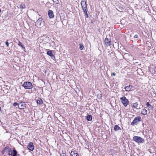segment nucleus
Segmentation results:
<instances>
[{"mask_svg": "<svg viewBox=\"0 0 156 156\" xmlns=\"http://www.w3.org/2000/svg\"><path fill=\"white\" fill-rule=\"evenodd\" d=\"M17 105V104L16 102L14 103L13 104V105L14 106H16Z\"/></svg>", "mask_w": 156, "mask_h": 156, "instance_id": "c85d7f7f", "label": "nucleus"}, {"mask_svg": "<svg viewBox=\"0 0 156 156\" xmlns=\"http://www.w3.org/2000/svg\"><path fill=\"white\" fill-rule=\"evenodd\" d=\"M27 148L29 150L31 151H33L34 149V147L32 142L29 143L28 145Z\"/></svg>", "mask_w": 156, "mask_h": 156, "instance_id": "0eeeda50", "label": "nucleus"}, {"mask_svg": "<svg viewBox=\"0 0 156 156\" xmlns=\"http://www.w3.org/2000/svg\"><path fill=\"white\" fill-rule=\"evenodd\" d=\"M11 156H17V152L15 149L13 150L12 154Z\"/></svg>", "mask_w": 156, "mask_h": 156, "instance_id": "a211bd4d", "label": "nucleus"}, {"mask_svg": "<svg viewBox=\"0 0 156 156\" xmlns=\"http://www.w3.org/2000/svg\"><path fill=\"white\" fill-rule=\"evenodd\" d=\"M20 8L21 9H25L26 8V6L23 3H21L20 5Z\"/></svg>", "mask_w": 156, "mask_h": 156, "instance_id": "f3484780", "label": "nucleus"}, {"mask_svg": "<svg viewBox=\"0 0 156 156\" xmlns=\"http://www.w3.org/2000/svg\"><path fill=\"white\" fill-rule=\"evenodd\" d=\"M37 104L40 105L42 103L43 101L41 99H39L37 100Z\"/></svg>", "mask_w": 156, "mask_h": 156, "instance_id": "aec40b11", "label": "nucleus"}, {"mask_svg": "<svg viewBox=\"0 0 156 156\" xmlns=\"http://www.w3.org/2000/svg\"><path fill=\"white\" fill-rule=\"evenodd\" d=\"M48 14L49 17L51 18H53L54 16L53 12L51 10H49L48 12Z\"/></svg>", "mask_w": 156, "mask_h": 156, "instance_id": "9d476101", "label": "nucleus"}, {"mask_svg": "<svg viewBox=\"0 0 156 156\" xmlns=\"http://www.w3.org/2000/svg\"><path fill=\"white\" fill-rule=\"evenodd\" d=\"M84 12L85 13V15H86V16H85L86 17V18H88V14L87 13V11H84Z\"/></svg>", "mask_w": 156, "mask_h": 156, "instance_id": "393cba45", "label": "nucleus"}, {"mask_svg": "<svg viewBox=\"0 0 156 156\" xmlns=\"http://www.w3.org/2000/svg\"><path fill=\"white\" fill-rule=\"evenodd\" d=\"M55 4H57L59 3V0H52Z\"/></svg>", "mask_w": 156, "mask_h": 156, "instance_id": "412c9836", "label": "nucleus"}, {"mask_svg": "<svg viewBox=\"0 0 156 156\" xmlns=\"http://www.w3.org/2000/svg\"><path fill=\"white\" fill-rule=\"evenodd\" d=\"M114 129L115 131H117L121 129L118 125H115L114 127Z\"/></svg>", "mask_w": 156, "mask_h": 156, "instance_id": "dca6fc26", "label": "nucleus"}, {"mask_svg": "<svg viewBox=\"0 0 156 156\" xmlns=\"http://www.w3.org/2000/svg\"><path fill=\"white\" fill-rule=\"evenodd\" d=\"M134 38H137L138 37V36L137 35H135L134 37Z\"/></svg>", "mask_w": 156, "mask_h": 156, "instance_id": "bb28decb", "label": "nucleus"}, {"mask_svg": "<svg viewBox=\"0 0 156 156\" xmlns=\"http://www.w3.org/2000/svg\"><path fill=\"white\" fill-rule=\"evenodd\" d=\"M1 107H0V111H1Z\"/></svg>", "mask_w": 156, "mask_h": 156, "instance_id": "2f4dec72", "label": "nucleus"}, {"mask_svg": "<svg viewBox=\"0 0 156 156\" xmlns=\"http://www.w3.org/2000/svg\"><path fill=\"white\" fill-rule=\"evenodd\" d=\"M112 75L114 76H115V73H112Z\"/></svg>", "mask_w": 156, "mask_h": 156, "instance_id": "c756f323", "label": "nucleus"}, {"mask_svg": "<svg viewBox=\"0 0 156 156\" xmlns=\"http://www.w3.org/2000/svg\"><path fill=\"white\" fill-rule=\"evenodd\" d=\"M80 49L81 50H82V49H83V45L81 44H80Z\"/></svg>", "mask_w": 156, "mask_h": 156, "instance_id": "b1692460", "label": "nucleus"}, {"mask_svg": "<svg viewBox=\"0 0 156 156\" xmlns=\"http://www.w3.org/2000/svg\"><path fill=\"white\" fill-rule=\"evenodd\" d=\"M86 118L87 121H90L92 120V117L90 115H88L87 116H86Z\"/></svg>", "mask_w": 156, "mask_h": 156, "instance_id": "4468645a", "label": "nucleus"}, {"mask_svg": "<svg viewBox=\"0 0 156 156\" xmlns=\"http://www.w3.org/2000/svg\"><path fill=\"white\" fill-rule=\"evenodd\" d=\"M81 3L83 12L86 11L87 7L86 2L85 1H82Z\"/></svg>", "mask_w": 156, "mask_h": 156, "instance_id": "39448f33", "label": "nucleus"}, {"mask_svg": "<svg viewBox=\"0 0 156 156\" xmlns=\"http://www.w3.org/2000/svg\"><path fill=\"white\" fill-rule=\"evenodd\" d=\"M147 110L145 108H143L141 111V113L144 115H146L147 114Z\"/></svg>", "mask_w": 156, "mask_h": 156, "instance_id": "ddd939ff", "label": "nucleus"}, {"mask_svg": "<svg viewBox=\"0 0 156 156\" xmlns=\"http://www.w3.org/2000/svg\"><path fill=\"white\" fill-rule=\"evenodd\" d=\"M133 107L135 108H137L138 107V104L137 102H136L133 104Z\"/></svg>", "mask_w": 156, "mask_h": 156, "instance_id": "4be33fe9", "label": "nucleus"}, {"mask_svg": "<svg viewBox=\"0 0 156 156\" xmlns=\"http://www.w3.org/2000/svg\"><path fill=\"white\" fill-rule=\"evenodd\" d=\"M132 88V86L129 85L126 87L125 88V89L127 91H131Z\"/></svg>", "mask_w": 156, "mask_h": 156, "instance_id": "9b49d317", "label": "nucleus"}, {"mask_svg": "<svg viewBox=\"0 0 156 156\" xmlns=\"http://www.w3.org/2000/svg\"><path fill=\"white\" fill-rule=\"evenodd\" d=\"M22 86L26 89H30L33 87L32 83L30 82H24Z\"/></svg>", "mask_w": 156, "mask_h": 156, "instance_id": "f03ea898", "label": "nucleus"}, {"mask_svg": "<svg viewBox=\"0 0 156 156\" xmlns=\"http://www.w3.org/2000/svg\"><path fill=\"white\" fill-rule=\"evenodd\" d=\"M146 105L148 107H149L150 108H152V106L149 104V102H147L146 103Z\"/></svg>", "mask_w": 156, "mask_h": 156, "instance_id": "5701e85b", "label": "nucleus"}, {"mask_svg": "<svg viewBox=\"0 0 156 156\" xmlns=\"http://www.w3.org/2000/svg\"><path fill=\"white\" fill-rule=\"evenodd\" d=\"M1 12V9H0V13Z\"/></svg>", "mask_w": 156, "mask_h": 156, "instance_id": "7c9ffc66", "label": "nucleus"}, {"mask_svg": "<svg viewBox=\"0 0 156 156\" xmlns=\"http://www.w3.org/2000/svg\"><path fill=\"white\" fill-rule=\"evenodd\" d=\"M5 44H6V45H7V46H9V43L7 41H6V42H5Z\"/></svg>", "mask_w": 156, "mask_h": 156, "instance_id": "cd10ccee", "label": "nucleus"}, {"mask_svg": "<svg viewBox=\"0 0 156 156\" xmlns=\"http://www.w3.org/2000/svg\"><path fill=\"white\" fill-rule=\"evenodd\" d=\"M133 140L136 142L140 143H143L144 140L142 138L138 136H134L133 138Z\"/></svg>", "mask_w": 156, "mask_h": 156, "instance_id": "f257e3e1", "label": "nucleus"}, {"mask_svg": "<svg viewBox=\"0 0 156 156\" xmlns=\"http://www.w3.org/2000/svg\"><path fill=\"white\" fill-rule=\"evenodd\" d=\"M120 99L121 100V102L125 107H126L128 105L129 101L125 96L121 98Z\"/></svg>", "mask_w": 156, "mask_h": 156, "instance_id": "7ed1b4c3", "label": "nucleus"}, {"mask_svg": "<svg viewBox=\"0 0 156 156\" xmlns=\"http://www.w3.org/2000/svg\"><path fill=\"white\" fill-rule=\"evenodd\" d=\"M42 24V21L41 18H39L36 23V25L38 27H40Z\"/></svg>", "mask_w": 156, "mask_h": 156, "instance_id": "423d86ee", "label": "nucleus"}, {"mask_svg": "<svg viewBox=\"0 0 156 156\" xmlns=\"http://www.w3.org/2000/svg\"><path fill=\"white\" fill-rule=\"evenodd\" d=\"M141 117L140 116H137L134 119V120L131 123V125L133 126L135 124H136L138 122L141 121Z\"/></svg>", "mask_w": 156, "mask_h": 156, "instance_id": "20e7f679", "label": "nucleus"}, {"mask_svg": "<svg viewBox=\"0 0 156 156\" xmlns=\"http://www.w3.org/2000/svg\"><path fill=\"white\" fill-rule=\"evenodd\" d=\"M47 54L51 56H52L53 55L52 51H48L47 52Z\"/></svg>", "mask_w": 156, "mask_h": 156, "instance_id": "6ab92c4d", "label": "nucleus"}, {"mask_svg": "<svg viewBox=\"0 0 156 156\" xmlns=\"http://www.w3.org/2000/svg\"><path fill=\"white\" fill-rule=\"evenodd\" d=\"M26 106V105L24 102H21L18 105V107L20 109H23Z\"/></svg>", "mask_w": 156, "mask_h": 156, "instance_id": "6e6552de", "label": "nucleus"}, {"mask_svg": "<svg viewBox=\"0 0 156 156\" xmlns=\"http://www.w3.org/2000/svg\"><path fill=\"white\" fill-rule=\"evenodd\" d=\"M18 45H19V46H21L22 48L23 47V45L22 43L20 41L19 42V43L18 44Z\"/></svg>", "mask_w": 156, "mask_h": 156, "instance_id": "a878e982", "label": "nucleus"}, {"mask_svg": "<svg viewBox=\"0 0 156 156\" xmlns=\"http://www.w3.org/2000/svg\"><path fill=\"white\" fill-rule=\"evenodd\" d=\"M105 45L107 46H110L111 44V41L110 39H108L107 38H105Z\"/></svg>", "mask_w": 156, "mask_h": 156, "instance_id": "1a4fd4ad", "label": "nucleus"}, {"mask_svg": "<svg viewBox=\"0 0 156 156\" xmlns=\"http://www.w3.org/2000/svg\"><path fill=\"white\" fill-rule=\"evenodd\" d=\"M70 154L71 156H79L78 153L75 151H71Z\"/></svg>", "mask_w": 156, "mask_h": 156, "instance_id": "f8f14e48", "label": "nucleus"}, {"mask_svg": "<svg viewBox=\"0 0 156 156\" xmlns=\"http://www.w3.org/2000/svg\"><path fill=\"white\" fill-rule=\"evenodd\" d=\"M13 152V151H12L11 149L9 148L8 149V154L9 155H12Z\"/></svg>", "mask_w": 156, "mask_h": 156, "instance_id": "2eb2a0df", "label": "nucleus"}]
</instances>
